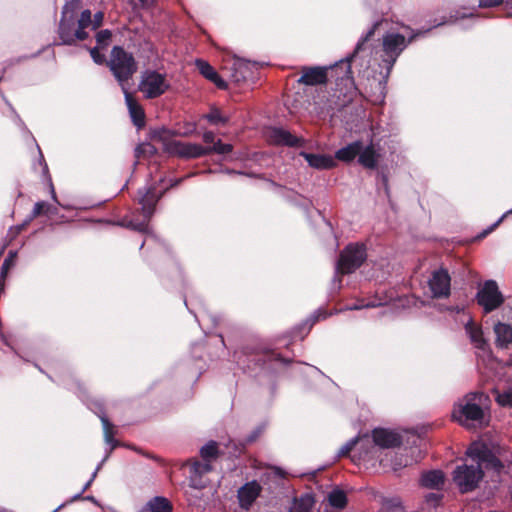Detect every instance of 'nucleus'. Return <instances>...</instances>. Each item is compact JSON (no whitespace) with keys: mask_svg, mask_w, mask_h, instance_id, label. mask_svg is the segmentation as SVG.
<instances>
[{"mask_svg":"<svg viewBox=\"0 0 512 512\" xmlns=\"http://www.w3.org/2000/svg\"><path fill=\"white\" fill-rule=\"evenodd\" d=\"M382 22H375L367 33L358 41L354 51L344 59L335 63L330 67H303L302 75L298 79V83L315 86L325 84L328 80V71L335 74L336 81L340 82L337 85L343 84L346 88H355L354 79L352 76V64L354 66L364 67L365 57L367 56V42L374 35L376 29Z\"/></svg>","mask_w":512,"mask_h":512,"instance_id":"1","label":"nucleus"},{"mask_svg":"<svg viewBox=\"0 0 512 512\" xmlns=\"http://www.w3.org/2000/svg\"><path fill=\"white\" fill-rule=\"evenodd\" d=\"M422 33V31H418L408 40H406L405 36L399 33H386L382 38V48L380 52L376 53H380V62L378 63L379 71L373 72L371 75L367 67L363 70L360 69L359 74L362 73L363 77H366L367 79L372 77L373 80L378 83L379 88L383 89L400 54L404 51L410 42H412Z\"/></svg>","mask_w":512,"mask_h":512,"instance_id":"2","label":"nucleus"},{"mask_svg":"<svg viewBox=\"0 0 512 512\" xmlns=\"http://www.w3.org/2000/svg\"><path fill=\"white\" fill-rule=\"evenodd\" d=\"M80 0H70L62 8L57 34L61 45H74L88 38L87 25L91 22V11L80 12Z\"/></svg>","mask_w":512,"mask_h":512,"instance_id":"3","label":"nucleus"},{"mask_svg":"<svg viewBox=\"0 0 512 512\" xmlns=\"http://www.w3.org/2000/svg\"><path fill=\"white\" fill-rule=\"evenodd\" d=\"M487 400L488 397L482 392L467 394L455 404L452 412L453 419L467 428L474 427L476 424L481 425L484 419L483 406Z\"/></svg>","mask_w":512,"mask_h":512,"instance_id":"4","label":"nucleus"},{"mask_svg":"<svg viewBox=\"0 0 512 512\" xmlns=\"http://www.w3.org/2000/svg\"><path fill=\"white\" fill-rule=\"evenodd\" d=\"M170 131L166 129L155 130L152 133V139L160 141L164 145L167 153L185 159H195L207 155L205 147L197 143H186L176 140H168Z\"/></svg>","mask_w":512,"mask_h":512,"instance_id":"5","label":"nucleus"},{"mask_svg":"<svg viewBox=\"0 0 512 512\" xmlns=\"http://www.w3.org/2000/svg\"><path fill=\"white\" fill-rule=\"evenodd\" d=\"M108 66L119 82L122 90L126 89L125 83L137 70V65L132 54L119 46H115L112 49Z\"/></svg>","mask_w":512,"mask_h":512,"instance_id":"6","label":"nucleus"},{"mask_svg":"<svg viewBox=\"0 0 512 512\" xmlns=\"http://www.w3.org/2000/svg\"><path fill=\"white\" fill-rule=\"evenodd\" d=\"M170 88L166 75L154 70H146L141 75L139 91L148 99L161 96Z\"/></svg>","mask_w":512,"mask_h":512,"instance_id":"7","label":"nucleus"},{"mask_svg":"<svg viewBox=\"0 0 512 512\" xmlns=\"http://www.w3.org/2000/svg\"><path fill=\"white\" fill-rule=\"evenodd\" d=\"M366 259L365 247L362 244H349L340 254L336 272L348 274L361 266Z\"/></svg>","mask_w":512,"mask_h":512,"instance_id":"8","label":"nucleus"},{"mask_svg":"<svg viewBox=\"0 0 512 512\" xmlns=\"http://www.w3.org/2000/svg\"><path fill=\"white\" fill-rule=\"evenodd\" d=\"M483 477L480 466H458L453 472V480L462 493L474 490Z\"/></svg>","mask_w":512,"mask_h":512,"instance_id":"9","label":"nucleus"},{"mask_svg":"<svg viewBox=\"0 0 512 512\" xmlns=\"http://www.w3.org/2000/svg\"><path fill=\"white\" fill-rule=\"evenodd\" d=\"M157 202V194H140V197L138 198V203L141 205L143 220H130L126 224V226L141 233H150V227L148 222L154 213L155 205Z\"/></svg>","mask_w":512,"mask_h":512,"instance_id":"10","label":"nucleus"},{"mask_svg":"<svg viewBox=\"0 0 512 512\" xmlns=\"http://www.w3.org/2000/svg\"><path fill=\"white\" fill-rule=\"evenodd\" d=\"M477 301L485 312H491L498 308L504 301L498 285L493 280L486 281L477 293Z\"/></svg>","mask_w":512,"mask_h":512,"instance_id":"11","label":"nucleus"},{"mask_svg":"<svg viewBox=\"0 0 512 512\" xmlns=\"http://www.w3.org/2000/svg\"><path fill=\"white\" fill-rule=\"evenodd\" d=\"M428 287L432 297L447 298L450 295L451 277L445 268H439L431 273Z\"/></svg>","mask_w":512,"mask_h":512,"instance_id":"12","label":"nucleus"},{"mask_svg":"<svg viewBox=\"0 0 512 512\" xmlns=\"http://www.w3.org/2000/svg\"><path fill=\"white\" fill-rule=\"evenodd\" d=\"M466 454L471 459L477 461L476 466L481 467L483 463H486L487 466H490L497 471H499L502 468L500 460L497 459L494 455H492L483 444L473 443L467 449Z\"/></svg>","mask_w":512,"mask_h":512,"instance_id":"13","label":"nucleus"},{"mask_svg":"<svg viewBox=\"0 0 512 512\" xmlns=\"http://www.w3.org/2000/svg\"><path fill=\"white\" fill-rule=\"evenodd\" d=\"M200 455L203 459V462L193 461L191 463V472L195 475H201L211 470L210 462L218 455L217 443L211 441L204 445L200 450Z\"/></svg>","mask_w":512,"mask_h":512,"instance_id":"14","label":"nucleus"},{"mask_svg":"<svg viewBox=\"0 0 512 512\" xmlns=\"http://www.w3.org/2000/svg\"><path fill=\"white\" fill-rule=\"evenodd\" d=\"M262 492V486L256 480L245 483L237 491L239 505L244 510H249Z\"/></svg>","mask_w":512,"mask_h":512,"instance_id":"15","label":"nucleus"},{"mask_svg":"<svg viewBox=\"0 0 512 512\" xmlns=\"http://www.w3.org/2000/svg\"><path fill=\"white\" fill-rule=\"evenodd\" d=\"M268 141L274 145H285L289 147H297L301 145L302 139L291 134L288 130L281 127H270L266 131Z\"/></svg>","mask_w":512,"mask_h":512,"instance_id":"16","label":"nucleus"},{"mask_svg":"<svg viewBox=\"0 0 512 512\" xmlns=\"http://www.w3.org/2000/svg\"><path fill=\"white\" fill-rule=\"evenodd\" d=\"M380 158L381 153L379 145L373 142L366 146L362 144V149L358 155V163L361 166L367 169H375L378 166Z\"/></svg>","mask_w":512,"mask_h":512,"instance_id":"17","label":"nucleus"},{"mask_svg":"<svg viewBox=\"0 0 512 512\" xmlns=\"http://www.w3.org/2000/svg\"><path fill=\"white\" fill-rule=\"evenodd\" d=\"M372 436L374 443L382 448L395 447L401 443V437L398 433L384 428L374 429Z\"/></svg>","mask_w":512,"mask_h":512,"instance_id":"18","label":"nucleus"},{"mask_svg":"<svg viewBox=\"0 0 512 512\" xmlns=\"http://www.w3.org/2000/svg\"><path fill=\"white\" fill-rule=\"evenodd\" d=\"M257 68L258 66L257 63L255 62H250L245 59L236 58L232 66V78L235 82H241L250 77L253 73V70Z\"/></svg>","mask_w":512,"mask_h":512,"instance_id":"19","label":"nucleus"},{"mask_svg":"<svg viewBox=\"0 0 512 512\" xmlns=\"http://www.w3.org/2000/svg\"><path fill=\"white\" fill-rule=\"evenodd\" d=\"M467 321L465 323V331L468 335L472 345L479 350L485 351L487 348V342L483 336V332L480 326L476 325L470 316H466Z\"/></svg>","mask_w":512,"mask_h":512,"instance_id":"20","label":"nucleus"},{"mask_svg":"<svg viewBox=\"0 0 512 512\" xmlns=\"http://www.w3.org/2000/svg\"><path fill=\"white\" fill-rule=\"evenodd\" d=\"M300 155L308 162L309 166L315 169H331L336 166L335 159L330 155L313 154L301 152Z\"/></svg>","mask_w":512,"mask_h":512,"instance_id":"21","label":"nucleus"},{"mask_svg":"<svg viewBox=\"0 0 512 512\" xmlns=\"http://www.w3.org/2000/svg\"><path fill=\"white\" fill-rule=\"evenodd\" d=\"M361 149L362 141L357 140L337 150L333 158L335 161L339 160L348 163L358 157Z\"/></svg>","mask_w":512,"mask_h":512,"instance_id":"22","label":"nucleus"},{"mask_svg":"<svg viewBox=\"0 0 512 512\" xmlns=\"http://www.w3.org/2000/svg\"><path fill=\"white\" fill-rule=\"evenodd\" d=\"M196 66L200 73L209 81L213 82L218 88L226 89L227 83L218 75L216 70L207 62L197 60Z\"/></svg>","mask_w":512,"mask_h":512,"instance_id":"23","label":"nucleus"},{"mask_svg":"<svg viewBox=\"0 0 512 512\" xmlns=\"http://www.w3.org/2000/svg\"><path fill=\"white\" fill-rule=\"evenodd\" d=\"M125 96V102L128 107L129 113L135 125L141 126L144 121V112L137 101L134 99L127 89L123 90Z\"/></svg>","mask_w":512,"mask_h":512,"instance_id":"24","label":"nucleus"},{"mask_svg":"<svg viewBox=\"0 0 512 512\" xmlns=\"http://www.w3.org/2000/svg\"><path fill=\"white\" fill-rule=\"evenodd\" d=\"M503 0H478V4L477 5H471L469 6L468 8L471 9L472 11L469 12V13H460V12H456L455 14L451 15L450 16V19H451V22H456L460 19H464V18H470V17H474L475 16V10L476 8H490V7H496V6H499L500 4H502Z\"/></svg>","mask_w":512,"mask_h":512,"instance_id":"25","label":"nucleus"},{"mask_svg":"<svg viewBox=\"0 0 512 512\" xmlns=\"http://www.w3.org/2000/svg\"><path fill=\"white\" fill-rule=\"evenodd\" d=\"M444 473L440 470L425 472L421 477V484L431 489H439L444 484Z\"/></svg>","mask_w":512,"mask_h":512,"instance_id":"26","label":"nucleus"},{"mask_svg":"<svg viewBox=\"0 0 512 512\" xmlns=\"http://www.w3.org/2000/svg\"><path fill=\"white\" fill-rule=\"evenodd\" d=\"M314 503V497L310 493H304L294 498L289 512H311Z\"/></svg>","mask_w":512,"mask_h":512,"instance_id":"27","label":"nucleus"},{"mask_svg":"<svg viewBox=\"0 0 512 512\" xmlns=\"http://www.w3.org/2000/svg\"><path fill=\"white\" fill-rule=\"evenodd\" d=\"M494 332L496 334V343L498 346L507 347V345L512 342L511 326L504 323H498L494 327Z\"/></svg>","mask_w":512,"mask_h":512,"instance_id":"28","label":"nucleus"},{"mask_svg":"<svg viewBox=\"0 0 512 512\" xmlns=\"http://www.w3.org/2000/svg\"><path fill=\"white\" fill-rule=\"evenodd\" d=\"M139 512H172L169 501L164 497L150 500Z\"/></svg>","mask_w":512,"mask_h":512,"instance_id":"29","label":"nucleus"},{"mask_svg":"<svg viewBox=\"0 0 512 512\" xmlns=\"http://www.w3.org/2000/svg\"><path fill=\"white\" fill-rule=\"evenodd\" d=\"M326 499L330 506L336 509H343L347 505V495L346 493L339 489H332L326 496Z\"/></svg>","mask_w":512,"mask_h":512,"instance_id":"30","label":"nucleus"},{"mask_svg":"<svg viewBox=\"0 0 512 512\" xmlns=\"http://www.w3.org/2000/svg\"><path fill=\"white\" fill-rule=\"evenodd\" d=\"M418 459H414L411 456L403 453L395 454L394 458L391 461V467L394 471H397L403 467L409 466L414 462H417Z\"/></svg>","mask_w":512,"mask_h":512,"instance_id":"31","label":"nucleus"},{"mask_svg":"<svg viewBox=\"0 0 512 512\" xmlns=\"http://www.w3.org/2000/svg\"><path fill=\"white\" fill-rule=\"evenodd\" d=\"M203 118L213 125H225L229 121V118L222 115L221 111L215 107L208 114L203 115Z\"/></svg>","mask_w":512,"mask_h":512,"instance_id":"32","label":"nucleus"},{"mask_svg":"<svg viewBox=\"0 0 512 512\" xmlns=\"http://www.w3.org/2000/svg\"><path fill=\"white\" fill-rule=\"evenodd\" d=\"M205 150H207V155L212 153L227 155L233 151V146L231 144L223 143L221 140H217L214 145L205 147Z\"/></svg>","mask_w":512,"mask_h":512,"instance_id":"33","label":"nucleus"},{"mask_svg":"<svg viewBox=\"0 0 512 512\" xmlns=\"http://www.w3.org/2000/svg\"><path fill=\"white\" fill-rule=\"evenodd\" d=\"M104 431L105 441L114 448L116 446V442L114 441V428L113 425L109 422L105 415H99Z\"/></svg>","mask_w":512,"mask_h":512,"instance_id":"34","label":"nucleus"},{"mask_svg":"<svg viewBox=\"0 0 512 512\" xmlns=\"http://www.w3.org/2000/svg\"><path fill=\"white\" fill-rule=\"evenodd\" d=\"M496 394V401L500 406L510 407L512 406V388L499 392L498 389H494Z\"/></svg>","mask_w":512,"mask_h":512,"instance_id":"35","label":"nucleus"},{"mask_svg":"<svg viewBox=\"0 0 512 512\" xmlns=\"http://www.w3.org/2000/svg\"><path fill=\"white\" fill-rule=\"evenodd\" d=\"M156 152H157L156 147L150 143H142L139 146H137V148L135 149L136 157L146 156V155L152 156V155L156 154Z\"/></svg>","mask_w":512,"mask_h":512,"instance_id":"36","label":"nucleus"},{"mask_svg":"<svg viewBox=\"0 0 512 512\" xmlns=\"http://www.w3.org/2000/svg\"><path fill=\"white\" fill-rule=\"evenodd\" d=\"M14 266V261L12 258H6L1 267V287H0V296L4 293V281L7 277L8 271Z\"/></svg>","mask_w":512,"mask_h":512,"instance_id":"37","label":"nucleus"},{"mask_svg":"<svg viewBox=\"0 0 512 512\" xmlns=\"http://www.w3.org/2000/svg\"><path fill=\"white\" fill-rule=\"evenodd\" d=\"M53 209H55V208L52 206V204H48L45 202H38L35 204V206L33 208L32 215H33V217H36L41 214H50L53 212L52 211Z\"/></svg>","mask_w":512,"mask_h":512,"instance_id":"38","label":"nucleus"},{"mask_svg":"<svg viewBox=\"0 0 512 512\" xmlns=\"http://www.w3.org/2000/svg\"><path fill=\"white\" fill-rule=\"evenodd\" d=\"M112 33L110 30L105 29L96 33V41L99 47L103 48L108 45L111 39Z\"/></svg>","mask_w":512,"mask_h":512,"instance_id":"39","label":"nucleus"},{"mask_svg":"<svg viewBox=\"0 0 512 512\" xmlns=\"http://www.w3.org/2000/svg\"><path fill=\"white\" fill-rule=\"evenodd\" d=\"M104 13L101 11L96 12L93 16L91 15V22L87 25V29L91 31L97 30L103 23Z\"/></svg>","mask_w":512,"mask_h":512,"instance_id":"40","label":"nucleus"},{"mask_svg":"<svg viewBox=\"0 0 512 512\" xmlns=\"http://www.w3.org/2000/svg\"><path fill=\"white\" fill-rule=\"evenodd\" d=\"M184 130L182 132H170L172 135H179V136H190L196 132V123L194 122H186L183 126Z\"/></svg>","mask_w":512,"mask_h":512,"instance_id":"41","label":"nucleus"},{"mask_svg":"<svg viewBox=\"0 0 512 512\" xmlns=\"http://www.w3.org/2000/svg\"><path fill=\"white\" fill-rule=\"evenodd\" d=\"M360 440L358 438L351 439L349 442H347L345 445L341 447L339 450L338 455L339 456H346L356 444H358Z\"/></svg>","mask_w":512,"mask_h":512,"instance_id":"42","label":"nucleus"},{"mask_svg":"<svg viewBox=\"0 0 512 512\" xmlns=\"http://www.w3.org/2000/svg\"><path fill=\"white\" fill-rule=\"evenodd\" d=\"M90 55L96 64H102L105 61V57L99 52L98 47L90 49Z\"/></svg>","mask_w":512,"mask_h":512,"instance_id":"43","label":"nucleus"},{"mask_svg":"<svg viewBox=\"0 0 512 512\" xmlns=\"http://www.w3.org/2000/svg\"><path fill=\"white\" fill-rule=\"evenodd\" d=\"M512 213V208L508 211H506L493 225H491V227L488 229V230H485L483 233H482V237L486 236L488 233H490L491 231H493L502 221L505 217H507V215L511 214Z\"/></svg>","mask_w":512,"mask_h":512,"instance_id":"44","label":"nucleus"},{"mask_svg":"<svg viewBox=\"0 0 512 512\" xmlns=\"http://www.w3.org/2000/svg\"><path fill=\"white\" fill-rule=\"evenodd\" d=\"M441 500L439 493H429L426 495V502L432 506H436Z\"/></svg>","mask_w":512,"mask_h":512,"instance_id":"45","label":"nucleus"},{"mask_svg":"<svg viewBox=\"0 0 512 512\" xmlns=\"http://www.w3.org/2000/svg\"><path fill=\"white\" fill-rule=\"evenodd\" d=\"M285 476V472L280 469L279 467H272L270 469V472L268 473V477H274V478H278V479H281V478H284Z\"/></svg>","mask_w":512,"mask_h":512,"instance_id":"46","label":"nucleus"},{"mask_svg":"<svg viewBox=\"0 0 512 512\" xmlns=\"http://www.w3.org/2000/svg\"><path fill=\"white\" fill-rule=\"evenodd\" d=\"M203 141L206 144L214 145V143L216 142L214 132H212V131H205L203 133Z\"/></svg>","mask_w":512,"mask_h":512,"instance_id":"47","label":"nucleus"},{"mask_svg":"<svg viewBox=\"0 0 512 512\" xmlns=\"http://www.w3.org/2000/svg\"><path fill=\"white\" fill-rule=\"evenodd\" d=\"M36 147H37L38 154H39L38 162H39V164L42 166V172H43V173H47V171H48V166H47V164H46V162H45V159H44V156H43V154H42V152H41V149H40V147H39V145H38L37 143H36Z\"/></svg>","mask_w":512,"mask_h":512,"instance_id":"48","label":"nucleus"},{"mask_svg":"<svg viewBox=\"0 0 512 512\" xmlns=\"http://www.w3.org/2000/svg\"><path fill=\"white\" fill-rule=\"evenodd\" d=\"M99 469H100V466H98V467L96 468V470H95V471L93 472V474H92L91 479H90V480L85 484V486H84L83 490H82L79 494H77L76 496H74V499H78V498H80L81 493H82V492H84V491H85V490H86V489L91 485V483H92V481L94 480V478L96 477V474H97V472H98V470H99Z\"/></svg>","mask_w":512,"mask_h":512,"instance_id":"49","label":"nucleus"},{"mask_svg":"<svg viewBox=\"0 0 512 512\" xmlns=\"http://www.w3.org/2000/svg\"><path fill=\"white\" fill-rule=\"evenodd\" d=\"M502 4L508 17H512V0H503Z\"/></svg>","mask_w":512,"mask_h":512,"instance_id":"50","label":"nucleus"},{"mask_svg":"<svg viewBox=\"0 0 512 512\" xmlns=\"http://www.w3.org/2000/svg\"><path fill=\"white\" fill-rule=\"evenodd\" d=\"M52 199H53V202L56 203L57 205L63 207V208H76V206L74 205H70V204H64L60 201V199L57 197V194H52Z\"/></svg>","mask_w":512,"mask_h":512,"instance_id":"51","label":"nucleus"},{"mask_svg":"<svg viewBox=\"0 0 512 512\" xmlns=\"http://www.w3.org/2000/svg\"><path fill=\"white\" fill-rule=\"evenodd\" d=\"M376 306V304L374 303H366V304H355V305H351V306H347V310H358V309H361V308H364V307H374Z\"/></svg>","mask_w":512,"mask_h":512,"instance_id":"52","label":"nucleus"},{"mask_svg":"<svg viewBox=\"0 0 512 512\" xmlns=\"http://www.w3.org/2000/svg\"><path fill=\"white\" fill-rule=\"evenodd\" d=\"M326 317H327V315H326L324 312H322V311L318 310V311H317V312H315V314L312 316L310 326H312L316 321H318V319H320V318H323V319H324V318H326Z\"/></svg>","mask_w":512,"mask_h":512,"instance_id":"53","label":"nucleus"},{"mask_svg":"<svg viewBox=\"0 0 512 512\" xmlns=\"http://www.w3.org/2000/svg\"><path fill=\"white\" fill-rule=\"evenodd\" d=\"M143 6H150L153 0H139Z\"/></svg>","mask_w":512,"mask_h":512,"instance_id":"54","label":"nucleus"},{"mask_svg":"<svg viewBox=\"0 0 512 512\" xmlns=\"http://www.w3.org/2000/svg\"><path fill=\"white\" fill-rule=\"evenodd\" d=\"M382 182H383V185H384V189L387 190V178L385 175H382Z\"/></svg>","mask_w":512,"mask_h":512,"instance_id":"55","label":"nucleus"},{"mask_svg":"<svg viewBox=\"0 0 512 512\" xmlns=\"http://www.w3.org/2000/svg\"><path fill=\"white\" fill-rule=\"evenodd\" d=\"M15 257H16V252L10 251L7 258H12V260L14 261Z\"/></svg>","mask_w":512,"mask_h":512,"instance_id":"56","label":"nucleus"},{"mask_svg":"<svg viewBox=\"0 0 512 512\" xmlns=\"http://www.w3.org/2000/svg\"><path fill=\"white\" fill-rule=\"evenodd\" d=\"M445 22H446V21L439 22V23L435 24L434 26H435V27H436V26H441V25H442V24H444Z\"/></svg>","mask_w":512,"mask_h":512,"instance_id":"57","label":"nucleus"},{"mask_svg":"<svg viewBox=\"0 0 512 512\" xmlns=\"http://www.w3.org/2000/svg\"><path fill=\"white\" fill-rule=\"evenodd\" d=\"M50 189H51V192H54V187L52 186V184H50Z\"/></svg>","mask_w":512,"mask_h":512,"instance_id":"58","label":"nucleus"},{"mask_svg":"<svg viewBox=\"0 0 512 512\" xmlns=\"http://www.w3.org/2000/svg\"><path fill=\"white\" fill-rule=\"evenodd\" d=\"M191 482H193V487L195 488L196 485L194 484V479H191Z\"/></svg>","mask_w":512,"mask_h":512,"instance_id":"59","label":"nucleus"}]
</instances>
